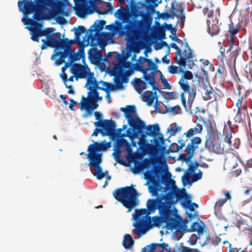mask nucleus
<instances>
[{"label": "nucleus", "mask_w": 252, "mask_h": 252, "mask_svg": "<svg viewBox=\"0 0 252 252\" xmlns=\"http://www.w3.org/2000/svg\"><path fill=\"white\" fill-rule=\"evenodd\" d=\"M129 126L132 128L133 131L142 133L143 130L146 128L145 123L141 121L138 117L128 122Z\"/></svg>", "instance_id": "nucleus-18"}, {"label": "nucleus", "mask_w": 252, "mask_h": 252, "mask_svg": "<svg viewBox=\"0 0 252 252\" xmlns=\"http://www.w3.org/2000/svg\"><path fill=\"white\" fill-rule=\"evenodd\" d=\"M226 202V200L224 199H219L217 201L215 205L214 208L216 210H219L220 209L221 207L224 205V204Z\"/></svg>", "instance_id": "nucleus-57"}, {"label": "nucleus", "mask_w": 252, "mask_h": 252, "mask_svg": "<svg viewBox=\"0 0 252 252\" xmlns=\"http://www.w3.org/2000/svg\"><path fill=\"white\" fill-rule=\"evenodd\" d=\"M239 98L236 102V106L237 107V110H242V108L247 109L246 105H242V100L243 97L240 96V92H239Z\"/></svg>", "instance_id": "nucleus-55"}, {"label": "nucleus", "mask_w": 252, "mask_h": 252, "mask_svg": "<svg viewBox=\"0 0 252 252\" xmlns=\"http://www.w3.org/2000/svg\"><path fill=\"white\" fill-rule=\"evenodd\" d=\"M245 116L242 110H237V113L234 118L235 122L238 123H242L245 119Z\"/></svg>", "instance_id": "nucleus-47"}, {"label": "nucleus", "mask_w": 252, "mask_h": 252, "mask_svg": "<svg viewBox=\"0 0 252 252\" xmlns=\"http://www.w3.org/2000/svg\"><path fill=\"white\" fill-rule=\"evenodd\" d=\"M88 65L86 64L82 65L79 63H74L70 69V72L72 75L70 76L67 80L70 82L74 81V78L77 80L78 78H85L87 77V74L89 72Z\"/></svg>", "instance_id": "nucleus-11"}, {"label": "nucleus", "mask_w": 252, "mask_h": 252, "mask_svg": "<svg viewBox=\"0 0 252 252\" xmlns=\"http://www.w3.org/2000/svg\"><path fill=\"white\" fill-rule=\"evenodd\" d=\"M158 173V168H153L150 170H147L144 173L145 179L150 182H156L155 175Z\"/></svg>", "instance_id": "nucleus-33"}, {"label": "nucleus", "mask_w": 252, "mask_h": 252, "mask_svg": "<svg viewBox=\"0 0 252 252\" xmlns=\"http://www.w3.org/2000/svg\"><path fill=\"white\" fill-rule=\"evenodd\" d=\"M120 110L124 113L127 122L137 117L136 107L134 105H127L126 108L121 107Z\"/></svg>", "instance_id": "nucleus-20"}, {"label": "nucleus", "mask_w": 252, "mask_h": 252, "mask_svg": "<svg viewBox=\"0 0 252 252\" xmlns=\"http://www.w3.org/2000/svg\"><path fill=\"white\" fill-rule=\"evenodd\" d=\"M206 147H207L210 151L217 154L222 153L223 149L220 145L217 143L215 138L209 136L205 142Z\"/></svg>", "instance_id": "nucleus-19"}, {"label": "nucleus", "mask_w": 252, "mask_h": 252, "mask_svg": "<svg viewBox=\"0 0 252 252\" xmlns=\"http://www.w3.org/2000/svg\"><path fill=\"white\" fill-rule=\"evenodd\" d=\"M157 210H158L159 216H155L153 217V225L159 227L162 222H165V227L167 229L172 230L181 228L180 220L181 218L177 213H171L159 206H157Z\"/></svg>", "instance_id": "nucleus-5"}, {"label": "nucleus", "mask_w": 252, "mask_h": 252, "mask_svg": "<svg viewBox=\"0 0 252 252\" xmlns=\"http://www.w3.org/2000/svg\"><path fill=\"white\" fill-rule=\"evenodd\" d=\"M201 87L203 91L202 97L204 100L207 101L211 99L217 98V94L207 80H206L205 83L203 81V84L202 85Z\"/></svg>", "instance_id": "nucleus-15"}, {"label": "nucleus", "mask_w": 252, "mask_h": 252, "mask_svg": "<svg viewBox=\"0 0 252 252\" xmlns=\"http://www.w3.org/2000/svg\"><path fill=\"white\" fill-rule=\"evenodd\" d=\"M88 73L87 74V83L86 84V87H89L88 86H93L95 82H96V80L94 77V72H92L90 71V68L88 67Z\"/></svg>", "instance_id": "nucleus-43"}, {"label": "nucleus", "mask_w": 252, "mask_h": 252, "mask_svg": "<svg viewBox=\"0 0 252 252\" xmlns=\"http://www.w3.org/2000/svg\"><path fill=\"white\" fill-rule=\"evenodd\" d=\"M123 22H125L127 23L125 26L126 31L124 30L122 23L119 21L116 22L117 26L116 27H115V30L119 32L121 35L126 33V36L129 40L131 42H134L135 41V34L139 26V21L130 20L128 17L124 16ZM112 26L114 27L113 25Z\"/></svg>", "instance_id": "nucleus-7"}, {"label": "nucleus", "mask_w": 252, "mask_h": 252, "mask_svg": "<svg viewBox=\"0 0 252 252\" xmlns=\"http://www.w3.org/2000/svg\"><path fill=\"white\" fill-rule=\"evenodd\" d=\"M239 30L240 28L235 27L233 23L229 24L228 33L229 34L231 42L234 41V36L239 32Z\"/></svg>", "instance_id": "nucleus-41"}, {"label": "nucleus", "mask_w": 252, "mask_h": 252, "mask_svg": "<svg viewBox=\"0 0 252 252\" xmlns=\"http://www.w3.org/2000/svg\"><path fill=\"white\" fill-rule=\"evenodd\" d=\"M238 161L241 162V159L234 154H232L226 157L224 166L229 168L234 169L237 166Z\"/></svg>", "instance_id": "nucleus-22"}, {"label": "nucleus", "mask_w": 252, "mask_h": 252, "mask_svg": "<svg viewBox=\"0 0 252 252\" xmlns=\"http://www.w3.org/2000/svg\"><path fill=\"white\" fill-rule=\"evenodd\" d=\"M153 199H149L146 202V209L135 210V219L137 222L140 220V219L146 217L151 214L154 213L157 210V206L153 203Z\"/></svg>", "instance_id": "nucleus-12"}, {"label": "nucleus", "mask_w": 252, "mask_h": 252, "mask_svg": "<svg viewBox=\"0 0 252 252\" xmlns=\"http://www.w3.org/2000/svg\"><path fill=\"white\" fill-rule=\"evenodd\" d=\"M140 220L139 222H142V224L146 226H152V221H153L151 217L147 216L146 217L143 218L142 219H140Z\"/></svg>", "instance_id": "nucleus-51"}, {"label": "nucleus", "mask_w": 252, "mask_h": 252, "mask_svg": "<svg viewBox=\"0 0 252 252\" xmlns=\"http://www.w3.org/2000/svg\"><path fill=\"white\" fill-rule=\"evenodd\" d=\"M114 197L128 209V212L139 204L137 191L133 185L116 189L113 193Z\"/></svg>", "instance_id": "nucleus-4"}, {"label": "nucleus", "mask_w": 252, "mask_h": 252, "mask_svg": "<svg viewBox=\"0 0 252 252\" xmlns=\"http://www.w3.org/2000/svg\"><path fill=\"white\" fill-rule=\"evenodd\" d=\"M105 24L106 21L104 20H101L98 21V22L95 21L94 24L90 27L89 31L100 33L99 32L103 29Z\"/></svg>", "instance_id": "nucleus-32"}, {"label": "nucleus", "mask_w": 252, "mask_h": 252, "mask_svg": "<svg viewBox=\"0 0 252 252\" xmlns=\"http://www.w3.org/2000/svg\"><path fill=\"white\" fill-rule=\"evenodd\" d=\"M160 78L164 87L166 89H170L171 86L168 83L167 80L162 75H161Z\"/></svg>", "instance_id": "nucleus-64"}, {"label": "nucleus", "mask_w": 252, "mask_h": 252, "mask_svg": "<svg viewBox=\"0 0 252 252\" xmlns=\"http://www.w3.org/2000/svg\"><path fill=\"white\" fill-rule=\"evenodd\" d=\"M80 108L81 110H86V112L84 114L83 117L87 118L92 114L93 111L98 107L97 102L88 99L84 96H82L81 101L79 103Z\"/></svg>", "instance_id": "nucleus-13"}, {"label": "nucleus", "mask_w": 252, "mask_h": 252, "mask_svg": "<svg viewBox=\"0 0 252 252\" xmlns=\"http://www.w3.org/2000/svg\"><path fill=\"white\" fill-rule=\"evenodd\" d=\"M242 232H244L245 234L248 235V238L251 240L250 244L252 245V229L246 228Z\"/></svg>", "instance_id": "nucleus-60"}, {"label": "nucleus", "mask_w": 252, "mask_h": 252, "mask_svg": "<svg viewBox=\"0 0 252 252\" xmlns=\"http://www.w3.org/2000/svg\"><path fill=\"white\" fill-rule=\"evenodd\" d=\"M135 68L136 70L141 72L146 68H152V70L155 71L158 66L151 59L140 56L135 64Z\"/></svg>", "instance_id": "nucleus-14"}, {"label": "nucleus", "mask_w": 252, "mask_h": 252, "mask_svg": "<svg viewBox=\"0 0 252 252\" xmlns=\"http://www.w3.org/2000/svg\"><path fill=\"white\" fill-rule=\"evenodd\" d=\"M100 84L102 85L101 87H103L106 89L108 92H109L110 90H113V85L109 83L102 81L100 82Z\"/></svg>", "instance_id": "nucleus-56"}, {"label": "nucleus", "mask_w": 252, "mask_h": 252, "mask_svg": "<svg viewBox=\"0 0 252 252\" xmlns=\"http://www.w3.org/2000/svg\"><path fill=\"white\" fill-rule=\"evenodd\" d=\"M35 4V12H41L45 10L47 6L48 0H34Z\"/></svg>", "instance_id": "nucleus-39"}, {"label": "nucleus", "mask_w": 252, "mask_h": 252, "mask_svg": "<svg viewBox=\"0 0 252 252\" xmlns=\"http://www.w3.org/2000/svg\"><path fill=\"white\" fill-rule=\"evenodd\" d=\"M134 241L130 235L126 234L124 236L123 246L126 249H130L134 245Z\"/></svg>", "instance_id": "nucleus-35"}, {"label": "nucleus", "mask_w": 252, "mask_h": 252, "mask_svg": "<svg viewBox=\"0 0 252 252\" xmlns=\"http://www.w3.org/2000/svg\"><path fill=\"white\" fill-rule=\"evenodd\" d=\"M186 202H183V205L184 207H188L191 212L195 210V208L198 207V204L195 203H191L190 196L188 194H185Z\"/></svg>", "instance_id": "nucleus-36"}, {"label": "nucleus", "mask_w": 252, "mask_h": 252, "mask_svg": "<svg viewBox=\"0 0 252 252\" xmlns=\"http://www.w3.org/2000/svg\"><path fill=\"white\" fill-rule=\"evenodd\" d=\"M42 41L43 42L41 47L42 50L46 49L48 46L55 48L56 49H63V39H62L60 32H57L48 35L46 39H42Z\"/></svg>", "instance_id": "nucleus-8"}, {"label": "nucleus", "mask_w": 252, "mask_h": 252, "mask_svg": "<svg viewBox=\"0 0 252 252\" xmlns=\"http://www.w3.org/2000/svg\"><path fill=\"white\" fill-rule=\"evenodd\" d=\"M88 56L91 62L95 63L100 61L102 54L100 50H98L95 47H94L89 50Z\"/></svg>", "instance_id": "nucleus-23"}, {"label": "nucleus", "mask_w": 252, "mask_h": 252, "mask_svg": "<svg viewBox=\"0 0 252 252\" xmlns=\"http://www.w3.org/2000/svg\"><path fill=\"white\" fill-rule=\"evenodd\" d=\"M181 130V127L177 126L176 123L171 124L168 128V131L170 132V136L175 135L177 132L180 131Z\"/></svg>", "instance_id": "nucleus-44"}, {"label": "nucleus", "mask_w": 252, "mask_h": 252, "mask_svg": "<svg viewBox=\"0 0 252 252\" xmlns=\"http://www.w3.org/2000/svg\"><path fill=\"white\" fill-rule=\"evenodd\" d=\"M203 227L198 222H194L190 227V231L194 232L196 231L198 234H201L203 232Z\"/></svg>", "instance_id": "nucleus-46"}, {"label": "nucleus", "mask_w": 252, "mask_h": 252, "mask_svg": "<svg viewBox=\"0 0 252 252\" xmlns=\"http://www.w3.org/2000/svg\"><path fill=\"white\" fill-rule=\"evenodd\" d=\"M243 210L246 214L252 215V203L248 201L246 202L243 205Z\"/></svg>", "instance_id": "nucleus-49"}, {"label": "nucleus", "mask_w": 252, "mask_h": 252, "mask_svg": "<svg viewBox=\"0 0 252 252\" xmlns=\"http://www.w3.org/2000/svg\"><path fill=\"white\" fill-rule=\"evenodd\" d=\"M156 95V93H153L152 91H145L142 95V100L147 103L148 106H151L153 102Z\"/></svg>", "instance_id": "nucleus-28"}, {"label": "nucleus", "mask_w": 252, "mask_h": 252, "mask_svg": "<svg viewBox=\"0 0 252 252\" xmlns=\"http://www.w3.org/2000/svg\"><path fill=\"white\" fill-rule=\"evenodd\" d=\"M150 70H152V68H146V70L141 72L143 74L142 78L148 84L152 86L153 90H159L156 80V75L155 73L156 70L153 71L151 74H149L148 73V71Z\"/></svg>", "instance_id": "nucleus-17"}, {"label": "nucleus", "mask_w": 252, "mask_h": 252, "mask_svg": "<svg viewBox=\"0 0 252 252\" xmlns=\"http://www.w3.org/2000/svg\"><path fill=\"white\" fill-rule=\"evenodd\" d=\"M133 86L138 94H141L146 89L147 84L141 78H135L133 80Z\"/></svg>", "instance_id": "nucleus-27"}, {"label": "nucleus", "mask_w": 252, "mask_h": 252, "mask_svg": "<svg viewBox=\"0 0 252 252\" xmlns=\"http://www.w3.org/2000/svg\"><path fill=\"white\" fill-rule=\"evenodd\" d=\"M63 48L64 47L71 48V46L76 43L75 40H74L73 39L68 40L67 38H63Z\"/></svg>", "instance_id": "nucleus-53"}, {"label": "nucleus", "mask_w": 252, "mask_h": 252, "mask_svg": "<svg viewBox=\"0 0 252 252\" xmlns=\"http://www.w3.org/2000/svg\"><path fill=\"white\" fill-rule=\"evenodd\" d=\"M154 164V160L150 158H145L142 161L135 163V166L139 171L148 168L151 165Z\"/></svg>", "instance_id": "nucleus-29"}, {"label": "nucleus", "mask_w": 252, "mask_h": 252, "mask_svg": "<svg viewBox=\"0 0 252 252\" xmlns=\"http://www.w3.org/2000/svg\"><path fill=\"white\" fill-rule=\"evenodd\" d=\"M63 6L64 5L63 2H58V4H56L54 11L57 14H61L63 16H67L68 15V12L67 11L64 10Z\"/></svg>", "instance_id": "nucleus-42"}, {"label": "nucleus", "mask_w": 252, "mask_h": 252, "mask_svg": "<svg viewBox=\"0 0 252 252\" xmlns=\"http://www.w3.org/2000/svg\"><path fill=\"white\" fill-rule=\"evenodd\" d=\"M199 165V163L195 162L194 164H190L188 168L185 172V174L182 176V179L184 185H186L189 181V175L194 172L195 169Z\"/></svg>", "instance_id": "nucleus-24"}, {"label": "nucleus", "mask_w": 252, "mask_h": 252, "mask_svg": "<svg viewBox=\"0 0 252 252\" xmlns=\"http://www.w3.org/2000/svg\"><path fill=\"white\" fill-rule=\"evenodd\" d=\"M158 33L161 39H164L166 38L165 30L164 28H159L158 31Z\"/></svg>", "instance_id": "nucleus-61"}, {"label": "nucleus", "mask_w": 252, "mask_h": 252, "mask_svg": "<svg viewBox=\"0 0 252 252\" xmlns=\"http://www.w3.org/2000/svg\"><path fill=\"white\" fill-rule=\"evenodd\" d=\"M181 109L180 106L177 105L170 108V110H168V111L172 112L174 115H177L180 113Z\"/></svg>", "instance_id": "nucleus-59"}, {"label": "nucleus", "mask_w": 252, "mask_h": 252, "mask_svg": "<svg viewBox=\"0 0 252 252\" xmlns=\"http://www.w3.org/2000/svg\"><path fill=\"white\" fill-rule=\"evenodd\" d=\"M169 187L166 186L163 188V190L160 195L158 192L160 191L159 188L156 186H150L149 187V192L152 194L153 196H156L155 199H153V203H156L157 206H159L163 209H165L167 211L171 213H177L176 210H173L171 206L175 202V196L174 192L169 190Z\"/></svg>", "instance_id": "nucleus-3"}, {"label": "nucleus", "mask_w": 252, "mask_h": 252, "mask_svg": "<svg viewBox=\"0 0 252 252\" xmlns=\"http://www.w3.org/2000/svg\"><path fill=\"white\" fill-rule=\"evenodd\" d=\"M201 139L199 137L192 138L185 148V151L187 153V154H181L179 159L186 162L189 161L193 156L195 150L198 148V145L201 143Z\"/></svg>", "instance_id": "nucleus-9"}, {"label": "nucleus", "mask_w": 252, "mask_h": 252, "mask_svg": "<svg viewBox=\"0 0 252 252\" xmlns=\"http://www.w3.org/2000/svg\"><path fill=\"white\" fill-rule=\"evenodd\" d=\"M145 129H146V135L154 136H155L157 135H159V136L160 135V133H159L160 128L158 124L146 126Z\"/></svg>", "instance_id": "nucleus-31"}, {"label": "nucleus", "mask_w": 252, "mask_h": 252, "mask_svg": "<svg viewBox=\"0 0 252 252\" xmlns=\"http://www.w3.org/2000/svg\"><path fill=\"white\" fill-rule=\"evenodd\" d=\"M193 78V74L190 71H184V74L179 82L181 88L183 92L181 94V102L187 112L191 110L192 105L196 94L195 88L190 87L187 80Z\"/></svg>", "instance_id": "nucleus-2"}, {"label": "nucleus", "mask_w": 252, "mask_h": 252, "mask_svg": "<svg viewBox=\"0 0 252 252\" xmlns=\"http://www.w3.org/2000/svg\"><path fill=\"white\" fill-rule=\"evenodd\" d=\"M233 132V129L232 127H227L224 126L223 129V135L224 136V141L230 145H231V139L232 138V133Z\"/></svg>", "instance_id": "nucleus-38"}, {"label": "nucleus", "mask_w": 252, "mask_h": 252, "mask_svg": "<svg viewBox=\"0 0 252 252\" xmlns=\"http://www.w3.org/2000/svg\"><path fill=\"white\" fill-rule=\"evenodd\" d=\"M75 34V38L73 39L74 40H75V42H79L80 46L84 48L86 46H87L89 45V41H87V43H83V42H81V39H80V36L81 35L79 34V33H76L74 32Z\"/></svg>", "instance_id": "nucleus-54"}, {"label": "nucleus", "mask_w": 252, "mask_h": 252, "mask_svg": "<svg viewBox=\"0 0 252 252\" xmlns=\"http://www.w3.org/2000/svg\"><path fill=\"white\" fill-rule=\"evenodd\" d=\"M108 147V143L105 141L100 143L95 142L90 145L88 148L87 158L90 161L88 166L94 168V171L92 169V173L99 180L105 177V173L103 172L100 165L102 162V155L97 152L105 151Z\"/></svg>", "instance_id": "nucleus-1"}, {"label": "nucleus", "mask_w": 252, "mask_h": 252, "mask_svg": "<svg viewBox=\"0 0 252 252\" xmlns=\"http://www.w3.org/2000/svg\"><path fill=\"white\" fill-rule=\"evenodd\" d=\"M185 50L183 51L182 54L179 56V61L177 62V63L184 68H186L187 65V59H191L193 58L192 51L189 47L188 43L185 44Z\"/></svg>", "instance_id": "nucleus-16"}, {"label": "nucleus", "mask_w": 252, "mask_h": 252, "mask_svg": "<svg viewBox=\"0 0 252 252\" xmlns=\"http://www.w3.org/2000/svg\"><path fill=\"white\" fill-rule=\"evenodd\" d=\"M81 55L79 54H75L74 51L73 53L70 56L69 59L71 62H73L79 61L81 59Z\"/></svg>", "instance_id": "nucleus-62"}, {"label": "nucleus", "mask_w": 252, "mask_h": 252, "mask_svg": "<svg viewBox=\"0 0 252 252\" xmlns=\"http://www.w3.org/2000/svg\"><path fill=\"white\" fill-rule=\"evenodd\" d=\"M203 129L202 126L201 124H197L194 128H191L188 130L187 132L184 133L187 139H189L195 134L200 133Z\"/></svg>", "instance_id": "nucleus-30"}, {"label": "nucleus", "mask_w": 252, "mask_h": 252, "mask_svg": "<svg viewBox=\"0 0 252 252\" xmlns=\"http://www.w3.org/2000/svg\"><path fill=\"white\" fill-rule=\"evenodd\" d=\"M21 11L26 14H30L33 11L35 12L36 6L35 3L31 0H27L22 6V9H19Z\"/></svg>", "instance_id": "nucleus-26"}, {"label": "nucleus", "mask_w": 252, "mask_h": 252, "mask_svg": "<svg viewBox=\"0 0 252 252\" xmlns=\"http://www.w3.org/2000/svg\"><path fill=\"white\" fill-rule=\"evenodd\" d=\"M151 143H154V144L148 143L147 140L144 138V135H142L139 139L138 144L140 148L144 153L152 154L157 151L164 152L166 150V147L164 146L165 139L163 135L160 134L158 138H154L151 140Z\"/></svg>", "instance_id": "nucleus-6"}, {"label": "nucleus", "mask_w": 252, "mask_h": 252, "mask_svg": "<svg viewBox=\"0 0 252 252\" xmlns=\"http://www.w3.org/2000/svg\"><path fill=\"white\" fill-rule=\"evenodd\" d=\"M133 225L135 227L134 230L138 234V237H141L146 233V230L144 229L145 226L142 224V222L134 223Z\"/></svg>", "instance_id": "nucleus-40"}, {"label": "nucleus", "mask_w": 252, "mask_h": 252, "mask_svg": "<svg viewBox=\"0 0 252 252\" xmlns=\"http://www.w3.org/2000/svg\"><path fill=\"white\" fill-rule=\"evenodd\" d=\"M210 22L209 20H207V23L208 26V32L209 34H211L212 36L217 35L220 31L219 27L217 24H215L213 25L210 27H209V25L208 24V23Z\"/></svg>", "instance_id": "nucleus-45"}, {"label": "nucleus", "mask_w": 252, "mask_h": 252, "mask_svg": "<svg viewBox=\"0 0 252 252\" xmlns=\"http://www.w3.org/2000/svg\"><path fill=\"white\" fill-rule=\"evenodd\" d=\"M31 32H32V37H31L32 39L34 41L38 42L39 40V36H38V35L37 34L36 32L34 31V30L33 29V28L31 29Z\"/></svg>", "instance_id": "nucleus-63"}, {"label": "nucleus", "mask_w": 252, "mask_h": 252, "mask_svg": "<svg viewBox=\"0 0 252 252\" xmlns=\"http://www.w3.org/2000/svg\"><path fill=\"white\" fill-rule=\"evenodd\" d=\"M98 95L99 92L96 90L90 91L88 93V97L87 98L88 99L94 100H94H95Z\"/></svg>", "instance_id": "nucleus-50"}, {"label": "nucleus", "mask_w": 252, "mask_h": 252, "mask_svg": "<svg viewBox=\"0 0 252 252\" xmlns=\"http://www.w3.org/2000/svg\"><path fill=\"white\" fill-rule=\"evenodd\" d=\"M226 54L228 55L230 61L233 60L234 62H235L239 54V50L238 47L234 46V41L231 42L230 46L226 52Z\"/></svg>", "instance_id": "nucleus-25"}, {"label": "nucleus", "mask_w": 252, "mask_h": 252, "mask_svg": "<svg viewBox=\"0 0 252 252\" xmlns=\"http://www.w3.org/2000/svg\"><path fill=\"white\" fill-rule=\"evenodd\" d=\"M87 89L90 91L96 90L97 89H98L104 91L105 92H108L106 89L99 86L98 83L96 81L94 84L93 86H89V87H87Z\"/></svg>", "instance_id": "nucleus-52"}, {"label": "nucleus", "mask_w": 252, "mask_h": 252, "mask_svg": "<svg viewBox=\"0 0 252 252\" xmlns=\"http://www.w3.org/2000/svg\"><path fill=\"white\" fill-rule=\"evenodd\" d=\"M96 127L101 128V134L103 136L113 135L115 131L116 125L115 122L111 120H104L94 123Z\"/></svg>", "instance_id": "nucleus-10"}, {"label": "nucleus", "mask_w": 252, "mask_h": 252, "mask_svg": "<svg viewBox=\"0 0 252 252\" xmlns=\"http://www.w3.org/2000/svg\"><path fill=\"white\" fill-rule=\"evenodd\" d=\"M100 33L95 32L94 33V32L89 31L87 41L89 42V40H90V45L94 47H96L97 45L101 46L102 44L105 43V41L100 38Z\"/></svg>", "instance_id": "nucleus-21"}, {"label": "nucleus", "mask_w": 252, "mask_h": 252, "mask_svg": "<svg viewBox=\"0 0 252 252\" xmlns=\"http://www.w3.org/2000/svg\"><path fill=\"white\" fill-rule=\"evenodd\" d=\"M152 248H151L152 250H156L157 249H161V250L159 251V252H170V248H168V245L162 243L161 244L153 243L151 244Z\"/></svg>", "instance_id": "nucleus-37"}, {"label": "nucleus", "mask_w": 252, "mask_h": 252, "mask_svg": "<svg viewBox=\"0 0 252 252\" xmlns=\"http://www.w3.org/2000/svg\"><path fill=\"white\" fill-rule=\"evenodd\" d=\"M187 141L188 139L184 140L182 139L179 140L178 141V143H179L180 145L175 143H172L169 147V151L171 153L178 152L179 150L182 149L185 146L186 142Z\"/></svg>", "instance_id": "nucleus-34"}, {"label": "nucleus", "mask_w": 252, "mask_h": 252, "mask_svg": "<svg viewBox=\"0 0 252 252\" xmlns=\"http://www.w3.org/2000/svg\"><path fill=\"white\" fill-rule=\"evenodd\" d=\"M245 72L247 78H250V79L252 80V69L251 64L246 65L245 67Z\"/></svg>", "instance_id": "nucleus-58"}, {"label": "nucleus", "mask_w": 252, "mask_h": 252, "mask_svg": "<svg viewBox=\"0 0 252 252\" xmlns=\"http://www.w3.org/2000/svg\"><path fill=\"white\" fill-rule=\"evenodd\" d=\"M158 17L163 19H168L169 18H173L176 15L174 11L171 12V13H168L167 12H163L161 14L159 13V12H157Z\"/></svg>", "instance_id": "nucleus-48"}]
</instances>
